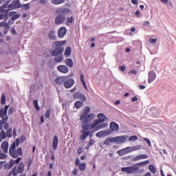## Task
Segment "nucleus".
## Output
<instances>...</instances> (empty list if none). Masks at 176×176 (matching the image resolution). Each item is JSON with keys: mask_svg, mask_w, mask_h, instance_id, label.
<instances>
[{"mask_svg": "<svg viewBox=\"0 0 176 176\" xmlns=\"http://www.w3.org/2000/svg\"><path fill=\"white\" fill-rule=\"evenodd\" d=\"M9 155L14 159H17L19 156H23V149L19 147L16 150L9 151Z\"/></svg>", "mask_w": 176, "mask_h": 176, "instance_id": "obj_8", "label": "nucleus"}, {"mask_svg": "<svg viewBox=\"0 0 176 176\" xmlns=\"http://www.w3.org/2000/svg\"><path fill=\"white\" fill-rule=\"evenodd\" d=\"M22 8L25 10H28L30 9V3L24 4Z\"/></svg>", "mask_w": 176, "mask_h": 176, "instance_id": "obj_57", "label": "nucleus"}, {"mask_svg": "<svg viewBox=\"0 0 176 176\" xmlns=\"http://www.w3.org/2000/svg\"><path fill=\"white\" fill-rule=\"evenodd\" d=\"M6 8H8V6L6 4L0 6V13H3L5 11L8 10H6Z\"/></svg>", "mask_w": 176, "mask_h": 176, "instance_id": "obj_42", "label": "nucleus"}, {"mask_svg": "<svg viewBox=\"0 0 176 176\" xmlns=\"http://www.w3.org/2000/svg\"><path fill=\"white\" fill-rule=\"evenodd\" d=\"M144 140L145 141V142H146V144L148 145V146H151V140H149V139L146 138H144Z\"/></svg>", "mask_w": 176, "mask_h": 176, "instance_id": "obj_53", "label": "nucleus"}, {"mask_svg": "<svg viewBox=\"0 0 176 176\" xmlns=\"http://www.w3.org/2000/svg\"><path fill=\"white\" fill-rule=\"evenodd\" d=\"M78 166H79V170H80V171H85V170H86V163L83 162L79 164Z\"/></svg>", "mask_w": 176, "mask_h": 176, "instance_id": "obj_36", "label": "nucleus"}, {"mask_svg": "<svg viewBox=\"0 0 176 176\" xmlns=\"http://www.w3.org/2000/svg\"><path fill=\"white\" fill-rule=\"evenodd\" d=\"M73 98L74 100H80V101H86L87 98L85 94L80 92H76L73 95Z\"/></svg>", "mask_w": 176, "mask_h": 176, "instance_id": "obj_9", "label": "nucleus"}, {"mask_svg": "<svg viewBox=\"0 0 176 176\" xmlns=\"http://www.w3.org/2000/svg\"><path fill=\"white\" fill-rule=\"evenodd\" d=\"M56 13L58 14L55 18V24L57 25L63 24L65 21V14L69 13V9L59 8L56 10Z\"/></svg>", "mask_w": 176, "mask_h": 176, "instance_id": "obj_4", "label": "nucleus"}, {"mask_svg": "<svg viewBox=\"0 0 176 176\" xmlns=\"http://www.w3.org/2000/svg\"><path fill=\"white\" fill-rule=\"evenodd\" d=\"M96 136L98 137V138H101V137H106L105 136V131H100L98 132L96 134Z\"/></svg>", "mask_w": 176, "mask_h": 176, "instance_id": "obj_33", "label": "nucleus"}, {"mask_svg": "<svg viewBox=\"0 0 176 176\" xmlns=\"http://www.w3.org/2000/svg\"><path fill=\"white\" fill-rule=\"evenodd\" d=\"M48 37L50 39H51L52 41H56L57 39V36H56V31L54 30H51L49 33H48Z\"/></svg>", "mask_w": 176, "mask_h": 176, "instance_id": "obj_22", "label": "nucleus"}, {"mask_svg": "<svg viewBox=\"0 0 176 176\" xmlns=\"http://www.w3.org/2000/svg\"><path fill=\"white\" fill-rule=\"evenodd\" d=\"M67 43V41H60L54 42L52 45V48L54 50L52 52V56L54 58L55 63H61L64 60V53L65 48L64 45Z\"/></svg>", "mask_w": 176, "mask_h": 176, "instance_id": "obj_2", "label": "nucleus"}, {"mask_svg": "<svg viewBox=\"0 0 176 176\" xmlns=\"http://www.w3.org/2000/svg\"><path fill=\"white\" fill-rule=\"evenodd\" d=\"M110 129L111 131H119V124L115 122H111L110 123Z\"/></svg>", "mask_w": 176, "mask_h": 176, "instance_id": "obj_20", "label": "nucleus"}, {"mask_svg": "<svg viewBox=\"0 0 176 176\" xmlns=\"http://www.w3.org/2000/svg\"><path fill=\"white\" fill-rule=\"evenodd\" d=\"M57 146H58V137H57V135H54L52 142V147L54 151L57 149Z\"/></svg>", "mask_w": 176, "mask_h": 176, "instance_id": "obj_19", "label": "nucleus"}, {"mask_svg": "<svg viewBox=\"0 0 176 176\" xmlns=\"http://www.w3.org/2000/svg\"><path fill=\"white\" fill-rule=\"evenodd\" d=\"M1 102L2 105H4V104H6V97L5 96V95H2L1 96Z\"/></svg>", "mask_w": 176, "mask_h": 176, "instance_id": "obj_46", "label": "nucleus"}, {"mask_svg": "<svg viewBox=\"0 0 176 176\" xmlns=\"http://www.w3.org/2000/svg\"><path fill=\"white\" fill-rule=\"evenodd\" d=\"M8 109H9V105H6L4 109L1 108L0 109V117L2 118L3 123H6L8 122Z\"/></svg>", "mask_w": 176, "mask_h": 176, "instance_id": "obj_6", "label": "nucleus"}, {"mask_svg": "<svg viewBox=\"0 0 176 176\" xmlns=\"http://www.w3.org/2000/svg\"><path fill=\"white\" fill-rule=\"evenodd\" d=\"M21 161V158L18 157L16 160H14V164H19L20 162Z\"/></svg>", "mask_w": 176, "mask_h": 176, "instance_id": "obj_56", "label": "nucleus"}, {"mask_svg": "<svg viewBox=\"0 0 176 176\" xmlns=\"http://www.w3.org/2000/svg\"><path fill=\"white\" fill-rule=\"evenodd\" d=\"M129 34L131 36H133V32H135V28H131V30H128Z\"/></svg>", "mask_w": 176, "mask_h": 176, "instance_id": "obj_47", "label": "nucleus"}, {"mask_svg": "<svg viewBox=\"0 0 176 176\" xmlns=\"http://www.w3.org/2000/svg\"><path fill=\"white\" fill-rule=\"evenodd\" d=\"M5 138H6V136L5 135V131H2L0 132V142H2Z\"/></svg>", "mask_w": 176, "mask_h": 176, "instance_id": "obj_37", "label": "nucleus"}, {"mask_svg": "<svg viewBox=\"0 0 176 176\" xmlns=\"http://www.w3.org/2000/svg\"><path fill=\"white\" fill-rule=\"evenodd\" d=\"M80 80H81L82 83L86 82V81H85V75H83V74L80 75Z\"/></svg>", "mask_w": 176, "mask_h": 176, "instance_id": "obj_61", "label": "nucleus"}, {"mask_svg": "<svg viewBox=\"0 0 176 176\" xmlns=\"http://www.w3.org/2000/svg\"><path fill=\"white\" fill-rule=\"evenodd\" d=\"M72 53V48H71V47H67L65 50V57H69Z\"/></svg>", "mask_w": 176, "mask_h": 176, "instance_id": "obj_26", "label": "nucleus"}, {"mask_svg": "<svg viewBox=\"0 0 176 176\" xmlns=\"http://www.w3.org/2000/svg\"><path fill=\"white\" fill-rule=\"evenodd\" d=\"M26 163L28 164V170H30V168L31 167V164L33 163L32 158H29L28 161H26Z\"/></svg>", "mask_w": 176, "mask_h": 176, "instance_id": "obj_41", "label": "nucleus"}, {"mask_svg": "<svg viewBox=\"0 0 176 176\" xmlns=\"http://www.w3.org/2000/svg\"><path fill=\"white\" fill-rule=\"evenodd\" d=\"M74 107H75V108H76L77 109H79L80 108H82V107H83V102L76 101V102L74 103Z\"/></svg>", "mask_w": 176, "mask_h": 176, "instance_id": "obj_30", "label": "nucleus"}, {"mask_svg": "<svg viewBox=\"0 0 176 176\" xmlns=\"http://www.w3.org/2000/svg\"><path fill=\"white\" fill-rule=\"evenodd\" d=\"M45 118H46V119L50 118V109H48L46 111V112L45 113Z\"/></svg>", "mask_w": 176, "mask_h": 176, "instance_id": "obj_45", "label": "nucleus"}, {"mask_svg": "<svg viewBox=\"0 0 176 176\" xmlns=\"http://www.w3.org/2000/svg\"><path fill=\"white\" fill-rule=\"evenodd\" d=\"M137 140H138V137H137V135H132L129 138V141L131 142H135Z\"/></svg>", "mask_w": 176, "mask_h": 176, "instance_id": "obj_39", "label": "nucleus"}, {"mask_svg": "<svg viewBox=\"0 0 176 176\" xmlns=\"http://www.w3.org/2000/svg\"><path fill=\"white\" fill-rule=\"evenodd\" d=\"M127 138H129L127 135H120L113 138V140L115 144L119 145L120 144H124L127 141Z\"/></svg>", "mask_w": 176, "mask_h": 176, "instance_id": "obj_7", "label": "nucleus"}, {"mask_svg": "<svg viewBox=\"0 0 176 176\" xmlns=\"http://www.w3.org/2000/svg\"><path fill=\"white\" fill-rule=\"evenodd\" d=\"M111 143H113V138H109L106 139V140L104 142V145H111Z\"/></svg>", "mask_w": 176, "mask_h": 176, "instance_id": "obj_31", "label": "nucleus"}, {"mask_svg": "<svg viewBox=\"0 0 176 176\" xmlns=\"http://www.w3.org/2000/svg\"><path fill=\"white\" fill-rule=\"evenodd\" d=\"M155 79H156V73H155L154 72H149L148 79V83H152V82H153V80H155Z\"/></svg>", "mask_w": 176, "mask_h": 176, "instance_id": "obj_17", "label": "nucleus"}, {"mask_svg": "<svg viewBox=\"0 0 176 176\" xmlns=\"http://www.w3.org/2000/svg\"><path fill=\"white\" fill-rule=\"evenodd\" d=\"M99 124L100 122L97 120H94V122L91 124V129L98 131Z\"/></svg>", "mask_w": 176, "mask_h": 176, "instance_id": "obj_23", "label": "nucleus"}, {"mask_svg": "<svg viewBox=\"0 0 176 176\" xmlns=\"http://www.w3.org/2000/svg\"><path fill=\"white\" fill-rule=\"evenodd\" d=\"M105 127H108V124L102 122V124H99V125H98V130L105 129Z\"/></svg>", "mask_w": 176, "mask_h": 176, "instance_id": "obj_38", "label": "nucleus"}, {"mask_svg": "<svg viewBox=\"0 0 176 176\" xmlns=\"http://www.w3.org/2000/svg\"><path fill=\"white\" fill-rule=\"evenodd\" d=\"M14 9H16V7L14 6V4H13V3L12 2V3L9 4L8 10L9 12V10H14Z\"/></svg>", "mask_w": 176, "mask_h": 176, "instance_id": "obj_44", "label": "nucleus"}, {"mask_svg": "<svg viewBox=\"0 0 176 176\" xmlns=\"http://www.w3.org/2000/svg\"><path fill=\"white\" fill-rule=\"evenodd\" d=\"M148 170H151V172L153 173V174H156V168H155V166L154 165H149L148 166Z\"/></svg>", "mask_w": 176, "mask_h": 176, "instance_id": "obj_34", "label": "nucleus"}, {"mask_svg": "<svg viewBox=\"0 0 176 176\" xmlns=\"http://www.w3.org/2000/svg\"><path fill=\"white\" fill-rule=\"evenodd\" d=\"M19 17H20V14H16L15 15H14L13 16H12V19L14 21L15 20H17V19H19Z\"/></svg>", "mask_w": 176, "mask_h": 176, "instance_id": "obj_51", "label": "nucleus"}, {"mask_svg": "<svg viewBox=\"0 0 176 176\" xmlns=\"http://www.w3.org/2000/svg\"><path fill=\"white\" fill-rule=\"evenodd\" d=\"M133 152H135V151H140L142 149V145H138L135 146H132Z\"/></svg>", "mask_w": 176, "mask_h": 176, "instance_id": "obj_43", "label": "nucleus"}, {"mask_svg": "<svg viewBox=\"0 0 176 176\" xmlns=\"http://www.w3.org/2000/svg\"><path fill=\"white\" fill-rule=\"evenodd\" d=\"M74 85H75V80H74V79L72 78L68 79V77H67V79L65 80L64 82V86L65 89H71V87H73Z\"/></svg>", "mask_w": 176, "mask_h": 176, "instance_id": "obj_10", "label": "nucleus"}, {"mask_svg": "<svg viewBox=\"0 0 176 176\" xmlns=\"http://www.w3.org/2000/svg\"><path fill=\"white\" fill-rule=\"evenodd\" d=\"M49 2V0H39V3H41V5H46Z\"/></svg>", "mask_w": 176, "mask_h": 176, "instance_id": "obj_54", "label": "nucleus"}, {"mask_svg": "<svg viewBox=\"0 0 176 176\" xmlns=\"http://www.w3.org/2000/svg\"><path fill=\"white\" fill-rule=\"evenodd\" d=\"M5 136L8 137V138H10L12 137V128L7 130Z\"/></svg>", "mask_w": 176, "mask_h": 176, "instance_id": "obj_40", "label": "nucleus"}, {"mask_svg": "<svg viewBox=\"0 0 176 176\" xmlns=\"http://www.w3.org/2000/svg\"><path fill=\"white\" fill-rule=\"evenodd\" d=\"M17 12H14V11H11L10 13H9V16L10 17H13L15 14H16Z\"/></svg>", "mask_w": 176, "mask_h": 176, "instance_id": "obj_59", "label": "nucleus"}, {"mask_svg": "<svg viewBox=\"0 0 176 176\" xmlns=\"http://www.w3.org/2000/svg\"><path fill=\"white\" fill-rule=\"evenodd\" d=\"M12 3L14 4V6L16 9H20V8H21V3H20V0H14L12 1Z\"/></svg>", "mask_w": 176, "mask_h": 176, "instance_id": "obj_28", "label": "nucleus"}, {"mask_svg": "<svg viewBox=\"0 0 176 176\" xmlns=\"http://www.w3.org/2000/svg\"><path fill=\"white\" fill-rule=\"evenodd\" d=\"M111 133H112V131L109 129L104 131V135L107 137V135H109V134H111Z\"/></svg>", "mask_w": 176, "mask_h": 176, "instance_id": "obj_60", "label": "nucleus"}, {"mask_svg": "<svg viewBox=\"0 0 176 176\" xmlns=\"http://www.w3.org/2000/svg\"><path fill=\"white\" fill-rule=\"evenodd\" d=\"M91 109L89 107L85 108L81 111L80 115V120H81V127L80 135V141H85L90 135V123L91 120L96 119V114L90 113Z\"/></svg>", "mask_w": 176, "mask_h": 176, "instance_id": "obj_1", "label": "nucleus"}, {"mask_svg": "<svg viewBox=\"0 0 176 176\" xmlns=\"http://www.w3.org/2000/svg\"><path fill=\"white\" fill-rule=\"evenodd\" d=\"M117 153L118 155H119V156H124V155H127V151L126 150V148H124L120 151H118Z\"/></svg>", "mask_w": 176, "mask_h": 176, "instance_id": "obj_29", "label": "nucleus"}, {"mask_svg": "<svg viewBox=\"0 0 176 176\" xmlns=\"http://www.w3.org/2000/svg\"><path fill=\"white\" fill-rule=\"evenodd\" d=\"M21 161V158L18 157L16 160H14V164H19L20 162Z\"/></svg>", "mask_w": 176, "mask_h": 176, "instance_id": "obj_55", "label": "nucleus"}, {"mask_svg": "<svg viewBox=\"0 0 176 176\" xmlns=\"http://www.w3.org/2000/svg\"><path fill=\"white\" fill-rule=\"evenodd\" d=\"M65 35H67V28H65V26H63V27L60 28L58 30V36L60 39H63V38H64V36H65Z\"/></svg>", "mask_w": 176, "mask_h": 176, "instance_id": "obj_11", "label": "nucleus"}, {"mask_svg": "<svg viewBox=\"0 0 176 176\" xmlns=\"http://www.w3.org/2000/svg\"><path fill=\"white\" fill-rule=\"evenodd\" d=\"M14 112V108L13 107H10L8 111V115H12Z\"/></svg>", "mask_w": 176, "mask_h": 176, "instance_id": "obj_52", "label": "nucleus"}, {"mask_svg": "<svg viewBox=\"0 0 176 176\" xmlns=\"http://www.w3.org/2000/svg\"><path fill=\"white\" fill-rule=\"evenodd\" d=\"M14 160H11L9 162V164H5L4 167L5 168H8V170H10L13 166H14Z\"/></svg>", "mask_w": 176, "mask_h": 176, "instance_id": "obj_24", "label": "nucleus"}, {"mask_svg": "<svg viewBox=\"0 0 176 176\" xmlns=\"http://www.w3.org/2000/svg\"><path fill=\"white\" fill-rule=\"evenodd\" d=\"M73 23H74V17L73 16L67 17V21H66V25H69V27H71V25H72Z\"/></svg>", "mask_w": 176, "mask_h": 176, "instance_id": "obj_27", "label": "nucleus"}, {"mask_svg": "<svg viewBox=\"0 0 176 176\" xmlns=\"http://www.w3.org/2000/svg\"><path fill=\"white\" fill-rule=\"evenodd\" d=\"M94 144H96V142L94 140L91 139L88 143V145H89V146H91V145H94Z\"/></svg>", "mask_w": 176, "mask_h": 176, "instance_id": "obj_58", "label": "nucleus"}, {"mask_svg": "<svg viewBox=\"0 0 176 176\" xmlns=\"http://www.w3.org/2000/svg\"><path fill=\"white\" fill-rule=\"evenodd\" d=\"M8 13H9V10H7L6 11H4V12L1 14L0 20H3L5 21H7L8 19Z\"/></svg>", "mask_w": 176, "mask_h": 176, "instance_id": "obj_21", "label": "nucleus"}, {"mask_svg": "<svg viewBox=\"0 0 176 176\" xmlns=\"http://www.w3.org/2000/svg\"><path fill=\"white\" fill-rule=\"evenodd\" d=\"M144 159H148V155L141 154V155H137L136 157L132 159V162H138V160H142Z\"/></svg>", "mask_w": 176, "mask_h": 176, "instance_id": "obj_15", "label": "nucleus"}, {"mask_svg": "<svg viewBox=\"0 0 176 176\" xmlns=\"http://www.w3.org/2000/svg\"><path fill=\"white\" fill-rule=\"evenodd\" d=\"M21 141V142H23L25 141V136L24 135H22L21 138H20V140H19V142Z\"/></svg>", "mask_w": 176, "mask_h": 176, "instance_id": "obj_63", "label": "nucleus"}, {"mask_svg": "<svg viewBox=\"0 0 176 176\" xmlns=\"http://www.w3.org/2000/svg\"><path fill=\"white\" fill-rule=\"evenodd\" d=\"M156 38H150L149 39V43H156Z\"/></svg>", "mask_w": 176, "mask_h": 176, "instance_id": "obj_64", "label": "nucleus"}, {"mask_svg": "<svg viewBox=\"0 0 176 176\" xmlns=\"http://www.w3.org/2000/svg\"><path fill=\"white\" fill-rule=\"evenodd\" d=\"M151 162L149 160H146L142 162H139L135 164L133 166L129 167H124L121 168V171L123 173H126V174H140V168L138 166H145V164H149Z\"/></svg>", "mask_w": 176, "mask_h": 176, "instance_id": "obj_3", "label": "nucleus"}, {"mask_svg": "<svg viewBox=\"0 0 176 176\" xmlns=\"http://www.w3.org/2000/svg\"><path fill=\"white\" fill-rule=\"evenodd\" d=\"M14 21L11 18V19H10L8 21V25H11V24H14Z\"/></svg>", "mask_w": 176, "mask_h": 176, "instance_id": "obj_62", "label": "nucleus"}, {"mask_svg": "<svg viewBox=\"0 0 176 176\" xmlns=\"http://www.w3.org/2000/svg\"><path fill=\"white\" fill-rule=\"evenodd\" d=\"M57 69L62 74H68L69 71L68 67H67L65 65H59L57 67Z\"/></svg>", "mask_w": 176, "mask_h": 176, "instance_id": "obj_18", "label": "nucleus"}, {"mask_svg": "<svg viewBox=\"0 0 176 176\" xmlns=\"http://www.w3.org/2000/svg\"><path fill=\"white\" fill-rule=\"evenodd\" d=\"M125 149L126 150V153H130L131 152H133V146H128L125 148Z\"/></svg>", "mask_w": 176, "mask_h": 176, "instance_id": "obj_50", "label": "nucleus"}, {"mask_svg": "<svg viewBox=\"0 0 176 176\" xmlns=\"http://www.w3.org/2000/svg\"><path fill=\"white\" fill-rule=\"evenodd\" d=\"M154 111L156 112V113H155V112L153 113V115L154 116H159L160 115V110H159L157 109H154Z\"/></svg>", "mask_w": 176, "mask_h": 176, "instance_id": "obj_48", "label": "nucleus"}, {"mask_svg": "<svg viewBox=\"0 0 176 176\" xmlns=\"http://www.w3.org/2000/svg\"><path fill=\"white\" fill-rule=\"evenodd\" d=\"M33 105L36 111H41V107H39V104H38V100H34Z\"/></svg>", "mask_w": 176, "mask_h": 176, "instance_id": "obj_35", "label": "nucleus"}, {"mask_svg": "<svg viewBox=\"0 0 176 176\" xmlns=\"http://www.w3.org/2000/svg\"><path fill=\"white\" fill-rule=\"evenodd\" d=\"M1 148L4 153H8L9 151V143L6 141H3L1 145Z\"/></svg>", "mask_w": 176, "mask_h": 176, "instance_id": "obj_14", "label": "nucleus"}, {"mask_svg": "<svg viewBox=\"0 0 176 176\" xmlns=\"http://www.w3.org/2000/svg\"><path fill=\"white\" fill-rule=\"evenodd\" d=\"M24 173V163L21 162L17 167L14 166L10 172V174L13 176L17 175V174H22Z\"/></svg>", "mask_w": 176, "mask_h": 176, "instance_id": "obj_5", "label": "nucleus"}, {"mask_svg": "<svg viewBox=\"0 0 176 176\" xmlns=\"http://www.w3.org/2000/svg\"><path fill=\"white\" fill-rule=\"evenodd\" d=\"M67 80V76H60L55 79V83L56 85H63Z\"/></svg>", "mask_w": 176, "mask_h": 176, "instance_id": "obj_16", "label": "nucleus"}, {"mask_svg": "<svg viewBox=\"0 0 176 176\" xmlns=\"http://www.w3.org/2000/svg\"><path fill=\"white\" fill-rule=\"evenodd\" d=\"M20 145V139H16L11 146H10L9 152H12V151H16V148Z\"/></svg>", "mask_w": 176, "mask_h": 176, "instance_id": "obj_12", "label": "nucleus"}, {"mask_svg": "<svg viewBox=\"0 0 176 176\" xmlns=\"http://www.w3.org/2000/svg\"><path fill=\"white\" fill-rule=\"evenodd\" d=\"M8 157V155L3 153H0V159H1V160H3L5 159H6Z\"/></svg>", "mask_w": 176, "mask_h": 176, "instance_id": "obj_49", "label": "nucleus"}, {"mask_svg": "<svg viewBox=\"0 0 176 176\" xmlns=\"http://www.w3.org/2000/svg\"><path fill=\"white\" fill-rule=\"evenodd\" d=\"M65 63L69 68H72V67H74V61L71 58H67Z\"/></svg>", "mask_w": 176, "mask_h": 176, "instance_id": "obj_25", "label": "nucleus"}, {"mask_svg": "<svg viewBox=\"0 0 176 176\" xmlns=\"http://www.w3.org/2000/svg\"><path fill=\"white\" fill-rule=\"evenodd\" d=\"M65 0H52V3L53 5H60V3H64Z\"/></svg>", "mask_w": 176, "mask_h": 176, "instance_id": "obj_32", "label": "nucleus"}, {"mask_svg": "<svg viewBox=\"0 0 176 176\" xmlns=\"http://www.w3.org/2000/svg\"><path fill=\"white\" fill-rule=\"evenodd\" d=\"M97 121L101 124V123H104V122H105V120L107 119V116H105V114L102 113H98L97 115Z\"/></svg>", "mask_w": 176, "mask_h": 176, "instance_id": "obj_13", "label": "nucleus"}]
</instances>
